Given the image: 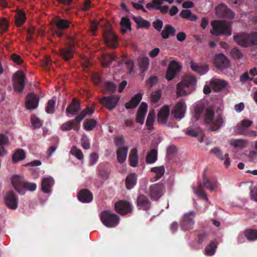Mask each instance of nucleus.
I'll list each match as a JSON object with an SVG mask.
<instances>
[{
	"label": "nucleus",
	"mask_w": 257,
	"mask_h": 257,
	"mask_svg": "<svg viewBox=\"0 0 257 257\" xmlns=\"http://www.w3.org/2000/svg\"><path fill=\"white\" fill-rule=\"evenodd\" d=\"M197 79L193 76L185 77L176 86V94L177 96L188 95L194 92L196 88Z\"/></svg>",
	"instance_id": "1"
},
{
	"label": "nucleus",
	"mask_w": 257,
	"mask_h": 257,
	"mask_svg": "<svg viewBox=\"0 0 257 257\" xmlns=\"http://www.w3.org/2000/svg\"><path fill=\"white\" fill-rule=\"evenodd\" d=\"M213 30L211 34L215 35H224L230 36L231 35V23L226 21H214L211 23Z\"/></svg>",
	"instance_id": "2"
},
{
	"label": "nucleus",
	"mask_w": 257,
	"mask_h": 257,
	"mask_svg": "<svg viewBox=\"0 0 257 257\" xmlns=\"http://www.w3.org/2000/svg\"><path fill=\"white\" fill-rule=\"evenodd\" d=\"M204 120L206 123L209 124L212 128V131L219 128L224 122L223 117L219 115L214 117V113L212 109L207 108L205 113Z\"/></svg>",
	"instance_id": "3"
},
{
	"label": "nucleus",
	"mask_w": 257,
	"mask_h": 257,
	"mask_svg": "<svg viewBox=\"0 0 257 257\" xmlns=\"http://www.w3.org/2000/svg\"><path fill=\"white\" fill-rule=\"evenodd\" d=\"M100 217L103 225L109 228L115 227L119 222V217L108 210L101 212Z\"/></svg>",
	"instance_id": "4"
},
{
	"label": "nucleus",
	"mask_w": 257,
	"mask_h": 257,
	"mask_svg": "<svg viewBox=\"0 0 257 257\" xmlns=\"http://www.w3.org/2000/svg\"><path fill=\"white\" fill-rule=\"evenodd\" d=\"M234 39L239 45L244 47L250 44L257 45V33H253L250 35L241 34L234 36Z\"/></svg>",
	"instance_id": "5"
},
{
	"label": "nucleus",
	"mask_w": 257,
	"mask_h": 257,
	"mask_svg": "<svg viewBox=\"0 0 257 257\" xmlns=\"http://www.w3.org/2000/svg\"><path fill=\"white\" fill-rule=\"evenodd\" d=\"M4 200L6 206L8 208L16 210L18 208L19 199L13 191H7L4 195Z\"/></svg>",
	"instance_id": "6"
},
{
	"label": "nucleus",
	"mask_w": 257,
	"mask_h": 257,
	"mask_svg": "<svg viewBox=\"0 0 257 257\" xmlns=\"http://www.w3.org/2000/svg\"><path fill=\"white\" fill-rule=\"evenodd\" d=\"M210 153L213 155L218 160L223 162V165L226 167H228L231 164V160L229 157L228 154L225 153L223 155L222 151L219 147H214L210 151Z\"/></svg>",
	"instance_id": "7"
},
{
	"label": "nucleus",
	"mask_w": 257,
	"mask_h": 257,
	"mask_svg": "<svg viewBox=\"0 0 257 257\" xmlns=\"http://www.w3.org/2000/svg\"><path fill=\"white\" fill-rule=\"evenodd\" d=\"M165 191L164 186L162 183H156L150 186L149 195L153 200H157L162 196Z\"/></svg>",
	"instance_id": "8"
},
{
	"label": "nucleus",
	"mask_w": 257,
	"mask_h": 257,
	"mask_svg": "<svg viewBox=\"0 0 257 257\" xmlns=\"http://www.w3.org/2000/svg\"><path fill=\"white\" fill-rule=\"evenodd\" d=\"M14 87L15 91H21L25 85V76L20 71H17L13 76Z\"/></svg>",
	"instance_id": "9"
},
{
	"label": "nucleus",
	"mask_w": 257,
	"mask_h": 257,
	"mask_svg": "<svg viewBox=\"0 0 257 257\" xmlns=\"http://www.w3.org/2000/svg\"><path fill=\"white\" fill-rule=\"evenodd\" d=\"M186 110V105L184 101H180L178 102L172 110V113L174 117L180 120L185 116Z\"/></svg>",
	"instance_id": "10"
},
{
	"label": "nucleus",
	"mask_w": 257,
	"mask_h": 257,
	"mask_svg": "<svg viewBox=\"0 0 257 257\" xmlns=\"http://www.w3.org/2000/svg\"><path fill=\"white\" fill-rule=\"evenodd\" d=\"M215 66L221 70H224L230 67V63L225 56L221 53L216 55L214 60Z\"/></svg>",
	"instance_id": "11"
},
{
	"label": "nucleus",
	"mask_w": 257,
	"mask_h": 257,
	"mask_svg": "<svg viewBox=\"0 0 257 257\" xmlns=\"http://www.w3.org/2000/svg\"><path fill=\"white\" fill-rule=\"evenodd\" d=\"M104 39L106 44L109 47L112 48H115L116 47L117 37L111 31L109 26L104 30Z\"/></svg>",
	"instance_id": "12"
},
{
	"label": "nucleus",
	"mask_w": 257,
	"mask_h": 257,
	"mask_svg": "<svg viewBox=\"0 0 257 257\" xmlns=\"http://www.w3.org/2000/svg\"><path fill=\"white\" fill-rule=\"evenodd\" d=\"M195 212L190 211L184 215L182 228L185 230L192 229L194 224Z\"/></svg>",
	"instance_id": "13"
},
{
	"label": "nucleus",
	"mask_w": 257,
	"mask_h": 257,
	"mask_svg": "<svg viewBox=\"0 0 257 257\" xmlns=\"http://www.w3.org/2000/svg\"><path fill=\"white\" fill-rule=\"evenodd\" d=\"M119 97L116 95L109 96L102 98L100 102L110 110H112L117 104Z\"/></svg>",
	"instance_id": "14"
},
{
	"label": "nucleus",
	"mask_w": 257,
	"mask_h": 257,
	"mask_svg": "<svg viewBox=\"0 0 257 257\" xmlns=\"http://www.w3.org/2000/svg\"><path fill=\"white\" fill-rule=\"evenodd\" d=\"M115 209L118 213L123 215L131 212L133 208L128 202L122 200L115 204Z\"/></svg>",
	"instance_id": "15"
},
{
	"label": "nucleus",
	"mask_w": 257,
	"mask_h": 257,
	"mask_svg": "<svg viewBox=\"0 0 257 257\" xmlns=\"http://www.w3.org/2000/svg\"><path fill=\"white\" fill-rule=\"evenodd\" d=\"M54 184V180L51 176H45L42 178L41 187L42 190L46 193H49L51 192V188Z\"/></svg>",
	"instance_id": "16"
},
{
	"label": "nucleus",
	"mask_w": 257,
	"mask_h": 257,
	"mask_svg": "<svg viewBox=\"0 0 257 257\" xmlns=\"http://www.w3.org/2000/svg\"><path fill=\"white\" fill-rule=\"evenodd\" d=\"M38 97L33 93H30L27 97L26 106L28 109H36L39 104Z\"/></svg>",
	"instance_id": "17"
},
{
	"label": "nucleus",
	"mask_w": 257,
	"mask_h": 257,
	"mask_svg": "<svg viewBox=\"0 0 257 257\" xmlns=\"http://www.w3.org/2000/svg\"><path fill=\"white\" fill-rule=\"evenodd\" d=\"M216 14L218 17L230 16L232 19L234 18L235 15L234 12L227 9L223 4L219 5L216 7Z\"/></svg>",
	"instance_id": "18"
},
{
	"label": "nucleus",
	"mask_w": 257,
	"mask_h": 257,
	"mask_svg": "<svg viewBox=\"0 0 257 257\" xmlns=\"http://www.w3.org/2000/svg\"><path fill=\"white\" fill-rule=\"evenodd\" d=\"M211 88L215 91H219L227 86V82L222 79L213 78L210 82Z\"/></svg>",
	"instance_id": "19"
},
{
	"label": "nucleus",
	"mask_w": 257,
	"mask_h": 257,
	"mask_svg": "<svg viewBox=\"0 0 257 257\" xmlns=\"http://www.w3.org/2000/svg\"><path fill=\"white\" fill-rule=\"evenodd\" d=\"M147 110V104L145 102H142L140 106L137 113V121L138 122L141 124L144 123Z\"/></svg>",
	"instance_id": "20"
},
{
	"label": "nucleus",
	"mask_w": 257,
	"mask_h": 257,
	"mask_svg": "<svg viewBox=\"0 0 257 257\" xmlns=\"http://www.w3.org/2000/svg\"><path fill=\"white\" fill-rule=\"evenodd\" d=\"M248 141L246 139H230L228 141L230 147L235 149H243L247 147Z\"/></svg>",
	"instance_id": "21"
},
{
	"label": "nucleus",
	"mask_w": 257,
	"mask_h": 257,
	"mask_svg": "<svg viewBox=\"0 0 257 257\" xmlns=\"http://www.w3.org/2000/svg\"><path fill=\"white\" fill-rule=\"evenodd\" d=\"M252 124L250 120L244 119L241 120L236 126V132L239 135H242V132H245L248 127Z\"/></svg>",
	"instance_id": "22"
},
{
	"label": "nucleus",
	"mask_w": 257,
	"mask_h": 257,
	"mask_svg": "<svg viewBox=\"0 0 257 257\" xmlns=\"http://www.w3.org/2000/svg\"><path fill=\"white\" fill-rule=\"evenodd\" d=\"M78 200L83 203H89L93 198L92 194L87 190H82L77 194Z\"/></svg>",
	"instance_id": "23"
},
{
	"label": "nucleus",
	"mask_w": 257,
	"mask_h": 257,
	"mask_svg": "<svg viewBox=\"0 0 257 257\" xmlns=\"http://www.w3.org/2000/svg\"><path fill=\"white\" fill-rule=\"evenodd\" d=\"M190 67L191 69L200 74L203 75L207 73L209 70V67L206 65H199L195 62L191 61L190 62Z\"/></svg>",
	"instance_id": "24"
},
{
	"label": "nucleus",
	"mask_w": 257,
	"mask_h": 257,
	"mask_svg": "<svg viewBox=\"0 0 257 257\" xmlns=\"http://www.w3.org/2000/svg\"><path fill=\"white\" fill-rule=\"evenodd\" d=\"M12 184L17 191L20 194H23L24 192L21 190L20 187L24 185L23 178L19 176L15 175L12 178Z\"/></svg>",
	"instance_id": "25"
},
{
	"label": "nucleus",
	"mask_w": 257,
	"mask_h": 257,
	"mask_svg": "<svg viewBox=\"0 0 257 257\" xmlns=\"http://www.w3.org/2000/svg\"><path fill=\"white\" fill-rule=\"evenodd\" d=\"M170 113V109L167 106L163 107L158 114V121L162 123H165L168 119Z\"/></svg>",
	"instance_id": "26"
},
{
	"label": "nucleus",
	"mask_w": 257,
	"mask_h": 257,
	"mask_svg": "<svg viewBox=\"0 0 257 257\" xmlns=\"http://www.w3.org/2000/svg\"><path fill=\"white\" fill-rule=\"evenodd\" d=\"M128 148L127 147H121L118 148L116 151V156L117 161L120 164H123L125 162L127 153H128Z\"/></svg>",
	"instance_id": "27"
},
{
	"label": "nucleus",
	"mask_w": 257,
	"mask_h": 257,
	"mask_svg": "<svg viewBox=\"0 0 257 257\" xmlns=\"http://www.w3.org/2000/svg\"><path fill=\"white\" fill-rule=\"evenodd\" d=\"M138 206L140 209L147 210L150 207L151 204L147 197L142 195L138 197L137 200Z\"/></svg>",
	"instance_id": "28"
},
{
	"label": "nucleus",
	"mask_w": 257,
	"mask_h": 257,
	"mask_svg": "<svg viewBox=\"0 0 257 257\" xmlns=\"http://www.w3.org/2000/svg\"><path fill=\"white\" fill-rule=\"evenodd\" d=\"M203 186L209 189L210 190L213 191L218 187L219 183L215 180H209L204 177L203 184H200L199 185L200 188Z\"/></svg>",
	"instance_id": "29"
},
{
	"label": "nucleus",
	"mask_w": 257,
	"mask_h": 257,
	"mask_svg": "<svg viewBox=\"0 0 257 257\" xmlns=\"http://www.w3.org/2000/svg\"><path fill=\"white\" fill-rule=\"evenodd\" d=\"M151 171L155 174L154 178L151 179V181L155 182L160 179L164 175L165 168L163 166L153 167L151 169Z\"/></svg>",
	"instance_id": "30"
},
{
	"label": "nucleus",
	"mask_w": 257,
	"mask_h": 257,
	"mask_svg": "<svg viewBox=\"0 0 257 257\" xmlns=\"http://www.w3.org/2000/svg\"><path fill=\"white\" fill-rule=\"evenodd\" d=\"M142 98V95L138 93L135 95L130 102L125 104V107L127 109H132L135 108L139 103Z\"/></svg>",
	"instance_id": "31"
},
{
	"label": "nucleus",
	"mask_w": 257,
	"mask_h": 257,
	"mask_svg": "<svg viewBox=\"0 0 257 257\" xmlns=\"http://www.w3.org/2000/svg\"><path fill=\"white\" fill-rule=\"evenodd\" d=\"M175 29L171 25H166L164 29L162 31L161 36L164 39H167L170 37L173 36L175 35Z\"/></svg>",
	"instance_id": "32"
},
{
	"label": "nucleus",
	"mask_w": 257,
	"mask_h": 257,
	"mask_svg": "<svg viewBox=\"0 0 257 257\" xmlns=\"http://www.w3.org/2000/svg\"><path fill=\"white\" fill-rule=\"evenodd\" d=\"M137 175L135 173L129 174L125 180L126 187L127 189L133 188L137 183Z\"/></svg>",
	"instance_id": "33"
},
{
	"label": "nucleus",
	"mask_w": 257,
	"mask_h": 257,
	"mask_svg": "<svg viewBox=\"0 0 257 257\" xmlns=\"http://www.w3.org/2000/svg\"><path fill=\"white\" fill-rule=\"evenodd\" d=\"M129 161L130 165L132 167H135L138 164V151L136 148L133 149L130 153Z\"/></svg>",
	"instance_id": "34"
},
{
	"label": "nucleus",
	"mask_w": 257,
	"mask_h": 257,
	"mask_svg": "<svg viewBox=\"0 0 257 257\" xmlns=\"http://www.w3.org/2000/svg\"><path fill=\"white\" fill-rule=\"evenodd\" d=\"M60 55L65 60H68L73 57V50L67 46L61 49Z\"/></svg>",
	"instance_id": "35"
},
{
	"label": "nucleus",
	"mask_w": 257,
	"mask_h": 257,
	"mask_svg": "<svg viewBox=\"0 0 257 257\" xmlns=\"http://www.w3.org/2000/svg\"><path fill=\"white\" fill-rule=\"evenodd\" d=\"M80 109L79 103L76 99H73L72 103L66 108V112L68 114H74Z\"/></svg>",
	"instance_id": "36"
},
{
	"label": "nucleus",
	"mask_w": 257,
	"mask_h": 257,
	"mask_svg": "<svg viewBox=\"0 0 257 257\" xmlns=\"http://www.w3.org/2000/svg\"><path fill=\"white\" fill-rule=\"evenodd\" d=\"M15 24L18 27L21 26L25 22L26 17L24 12L19 10L15 16Z\"/></svg>",
	"instance_id": "37"
},
{
	"label": "nucleus",
	"mask_w": 257,
	"mask_h": 257,
	"mask_svg": "<svg viewBox=\"0 0 257 257\" xmlns=\"http://www.w3.org/2000/svg\"><path fill=\"white\" fill-rule=\"evenodd\" d=\"M204 101L197 103L194 107L193 117L195 120L198 119L200 116L204 108Z\"/></svg>",
	"instance_id": "38"
},
{
	"label": "nucleus",
	"mask_w": 257,
	"mask_h": 257,
	"mask_svg": "<svg viewBox=\"0 0 257 257\" xmlns=\"http://www.w3.org/2000/svg\"><path fill=\"white\" fill-rule=\"evenodd\" d=\"M157 160V150L152 149L146 156V162L148 164H153Z\"/></svg>",
	"instance_id": "39"
},
{
	"label": "nucleus",
	"mask_w": 257,
	"mask_h": 257,
	"mask_svg": "<svg viewBox=\"0 0 257 257\" xmlns=\"http://www.w3.org/2000/svg\"><path fill=\"white\" fill-rule=\"evenodd\" d=\"M217 247V244L216 242H211L205 248V254L207 256H211L215 254Z\"/></svg>",
	"instance_id": "40"
},
{
	"label": "nucleus",
	"mask_w": 257,
	"mask_h": 257,
	"mask_svg": "<svg viewBox=\"0 0 257 257\" xmlns=\"http://www.w3.org/2000/svg\"><path fill=\"white\" fill-rule=\"evenodd\" d=\"M26 157L25 151L22 149L17 150L13 156V161L15 162H18L24 160Z\"/></svg>",
	"instance_id": "41"
},
{
	"label": "nucleus",
	"mask_w": 257,
	"mask_h": 257,
	"mask_svg": "<svg viewBox=\"0 0 257 257\" xmlns=\"http://www.w3.org/2000/svg\"><path fill=\"white\" fill-rule=\"evenodd\" d=\"M114 56L112 55H104L100 58L102 65L103 67H107L111 62L114 60Z\"/></svg>",
	"instance_id": "42"
},
{
	"label": "nucleus",
	"mask_w": 257,
	"mask_h": 257,
	"mask_svg": "<svg viewBox=\"0 0 257 257\" xmlns=\"http://www.w3.org/2000/svg\"><path fill=\"white\" fill-rule=\"evenodd\" d=\"M120 25L122 33H124L126 31L131 30V22L127 18H122L121 19Z\"/></svg>",
	"instance_id": "43"
},
{
	"label": "nucleus",
	"mask_w": 257,
	"mask_h": 257,
	"mask_svg": "<svg viewBox=\"0 0 257 257\" xmlns=\"http://www.w3.org/2000/svg\"><path fill=\"white\" fill-rule=\"evenodd\" d=\"M181 16L185 19H188L192 21H194L197 20V17L192 14L191 11L189 10H184L182 11L180 13Z\"/></svg>",
	"instance_id": "44"
},
{
	"label": "nucleus",
	"mask_w": 257,
	"mask_h": 257,
	"mask_svg": "<svg viewBox=\"0 0 257 257\" xmlns=\"http://www.w3.org/2000/svg\"><path fill=\"white\" fill-rule=\"evenodd\" d=\"M133 19L140 28H148L150 26V23L148 21L141 17H134Z\"/></svg>",
	"instance_id": "45"
},
{
	"label": "nucleus",
	"mask_w": 257,
	"mask_h": 257,
	"mask_svg": "<svg viewBox=\"0 0 257 257\" xmlns=\"http://www.w3.org/2000/svg\"><path fill=\"white\" fill-rule=\"evenodd\" d=\"M249 190L251 199L257 202V184L251 182L249 185Z\"/></svg>",
	"instance_id": "46"
},
{
	"label": "nucleus",
	"mask_w": 257,
	"mask_h": 257,
	"mask_svg": "<svg viewBox=\"0 0 257 257\" xmlns=\"http://www.w3.org/2000/svg\"><path fill=\"white\" fill-rule=\"evenodd\" d=\"M55 24L59 29H65L69 26V22L64 19H58L55 21Z\"/></svg>",
	"instance_id": "47"
},
{
	"label": "nucleus",
	"mask_w": 257,
	"mask_h": 257,
	"mask_svg": "<svg viewBox=\"0 0 257 257\" xmlns=\"http://www.w3.org/2000/svg\"><path fill=\"white\" fill-rule=\"evenodd\" d=\"M70 154L74 156L77 159L79 160H83V155L82 151L76 148L75 146L72 147L70 152Z\"/></svg>",
	"instance_id": "48"
},
{
	"label": "nucleus",
	"mask_w": 257,
	"mask_h": 257,
	"mask_svg": "<svg viewBox=\"0 0 257 257\" xmlns=\"http://www.w3.org/2000/svg\"><path fill=\"white\" fill-rule=\"evenodd\" d=\"M162 0H153L152 3L147 4L146 7L149 9H154L159 10L162 4Z\"/></svg>",
	"instance_id": "49"
},
{
	"label": "nucleus",
	"mask_w": 257,
	"mask_h": 257,
	"mask_svg": "<svg viewBox=\"0 0 257 257\" xmlns=\"http://www.w3.org/2000/svg\"><path fill=\"white\" fill-rule=\"evenodd\" d=\"M246 235L247 236V240L249 241H254L257 240V229H246Z\"/></svg>",
	"instance_id": "50"
},
{
	"label": "nucleus",
	"mask_w": 257,
	"mask_h": 257,
	"mask_svg": "<svg viewBox=\"0 0 257 257\" xmlns=\"http://www.w3.org/2000/svg\"><path fill=\"white\" fill-rule=\"evenodd\" d=\"M96 120L93 119L87 120L84 122V128L86 131H91L94 128L96 124Z\"/></svg>",
	"instance_id": "51"
},
{
	"label": "nucleus",
	"mask_w": 257,
	"mask_h": 257,
	"mask_svg": "<svg viewBox=\"0 0 257 257\" xmlns=\"http://www.w3.org/2000/svg\"><path fill=\"white\" fill-rule=\"evenodd\" d=\"M155 116V111L154 110L150 111L146 121V125L148 128H151L152 126L154 123Z\"/></svg>",
	"instance_id": "52"
},
{
	"label": "nucleus",
	"mask_w": 257,
	"mask_h": 257,
	"mask_svg": "<svg viewBox=\"0 0 257 257\" xmlns=\"http://www.w3.org/2000/svg\"><path fill=\"white\" fill-rule=\"evenodd\" d=\"M99 155L96 152H93L89 155L88 165L90 166H93L98 161Z\"/></svg>",
	"instance_id": "53"
},
{
	"label": "nucleus",
	"mask_w": 257,
	"mask_h": 257,
	"mask_svg": "<svg viewBox=\"0 0 257 257\" xmlns=\"http://www.w3.org/2000/svg\"><path fill=\"white\" fill-rule=\"evenodd\" d=\"M168 68L177 73L181 69L182 66L178 62L173 61L169 64Z\"/></svg>",
	"instance_id": "54"
},
{
	"label": "nucleus",
	"mask_w": 257,
	"mask_h": 257,
	"mask_svg": "<svg viewBox=\"0 0 257 257\" xmlns=\"http://www.w3.org/2000/svg\"><path fill=\"white\" fill-rule=\"evenodd\" d=\"M116 89V85L111 82L106 83L104 87V91L111 93L113 92Z\"/></svg>",
	"instance_id": "55"
},
{
	"label": "nucleus",
	"mask_w": 257,
	"mask_h": 257,
	"mask_svg": "<svg viewBox=\"0 0 257 257\" xmlns=\"http://www.w3.org/2000/svg\"><path fill=\"white\" fill-rule=\"evenodd\" d=\"M55 105V100L54 99L50 100L48 102V105L46 109L47 113H53L54 111Z\"/></svg>",
	"instance_id": "56"
},
{
	"label": "nucleus",
	"mask_w": 257,
	"mask_h": 257,
	"mask_svg": "<svg viewBox=\"0 0 257 257\" xmlns=\"http://www.w3.org/2000/svg\"><path fill=\"white\" fill-rule=\"evenodd\" d=\"M81 144L82 147L85 150L89 149L90 148V145L88 139L86 135H83L81 139Z\"/></svg>",
	"instance_id": "57"
},
{
	"label": "nucleus",
	"mask_w": 257,
	"mask_h": 257,
	"mask_svg": "<svg viewBox=\"0 0 257 257\" xmlns=\"http://www.w3.org/2000/svg\"><path fill=\"white\" fill-rule=\"evenodd\" d=\"M114 144L118 148L121 147H127L124 145V140L122 136H118L114 140Z\"/></svg>",
	"instance_id": "58"
},
{
	"label": "nucleus",
	"mask_w": 257,
	"mask_h": 257,
	"mask_svg": "<svg viewBox=\"0 0 257 257\" xmlns=\"http://www.w3.org/2000/svg\"><path fill=\"white\" fill-rule=\"evenodd\" d=\"M9 25L7 20L5 18L0 19V32L3 33L7 31Z\"/></svg>",
	"instance_id": "59"
},
{
	"label": "nucleus",
	"mask_w": 257,
	"mask_h": 257,
	"mask_svg": "<svg viewBox=\"0 0 257 257\" xmlns=\"http://www.w3.org/2000/svg\"><path fill=\"white\" fill-rule=\"evenodd\" d=\"M75 123V120H72L63 124L61 126V129L63 131H69L72 129Z\"/></svg>",
	"instance_id": "60"
},
{
	"label": "nucleus",
	"mask_w": 257,
	"mask_h": 257,
	"mask_svg": "<svg viewBox=\"0 0 257 257\" xmlns=\"http://www.w3.org/2000/svg\"><path fill=\"white\" fill-rule=\"evenodd\" d=\"M31 122L33 126L35 128H39L42 126L41 120L35 115L31 117Z\"/></svg>",
	"instance_id": "61"
},
{
	"label": "nucleus",
	"mask_w": 257,
	"mask_h": 257,
	"mask_svg": "<svg viewBox=\"0 0 257 257\" xmlns=\"http://www.w3.org/2000/svg\"><path fill=\"white\" fill-rule=\"evenodd\" d=\"M247 239V236L246 235V230L240 232L237 236V241L239 244L243 243L245 242Z\"/></svg>",
	"instance_id": "62"
},
{
	"label": "nucleus",
	"mask_w": 257,
	"mask_h": 257,
	"mask_svg": "<svg viewBox=\"0 0 257 257\" xmlns=\"http://www.w3.org/2000/svg\"><path fill=\"white\" fill-rule=\"evenodd\" d=\"M24 188L27 190L33 191L36 190L37 185L35 183H24L23 185Z\"/></svg>",
	"instance_id": "63"
},
{
	"label": "nucleus",
	"mask_w": 257,
	"mask_h": 257,
	"mask_svg": "<svg viewBox=\"0 0 257 257\" xmlns=\"http://www.w3.org/2000/svg\"><path fill=\"white\" fill-rule=\"evenodd\" d=\"M161 93L160 91L153 92L151 95V100L153 102H157L160 98Z\"/></svg>",
	"instance_id": "64"
}]
</instances>
